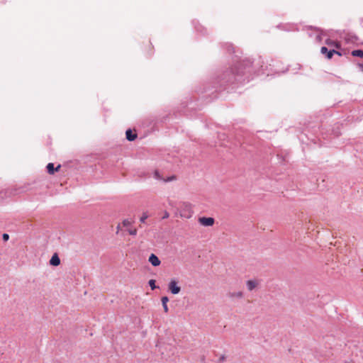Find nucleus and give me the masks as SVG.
Returning <instances> with one entry per match:
<instances>
[{
	"mask_svg": "<svg viewBox=\"0 0 363 363\" xmlns=\"http://www.w3.org/2000/svg\"><path fill=\"white\" fill-rule=\"evenodd\" d=\"M133 223H134L133 220H130V219H128L127 218V219H124L122 221L121 225L123 227L127 228V231L129 233V235L135 236V235H137L138 230H137L136 228L131 227V225Z\"/></svg>",
	"mask_w": 363,
	"mask_h": 363,
	"instance_id": "nucleus-1",
	"label": "nucleus"
},
{
	"mask_svg": "<svg viewBox=\"0 0 363 363\" xmlns=\"http://www.w3.org/2000/svg\"><path fill=\"white\" fill-rule=\"evenodd\" d=\"M168 289L172 294H178L181 291V287L179 286V281L176 279H171L168 284Z\"/></svg>",
	"mask_w": 363,
	"mask_h": 363,
	"instance_id": "nucleus-2",
	"label": "nucleus"
},
{
	"mask_svg": "<svg viewBox=\"0 0 363 363\" xmlns=\"http://www.w3.org/2000/svg\"><path fill=\"white\" fill-rule=\"evenodd\" d=\"M199 223L203 226H212L215 223V220L211 217H201L199 218Z\"/></svg>",
	"mask_w": 363,
	"mask_h": 363,
	"instance_id": "nucleus-3",
	"label": "nucleus"
},
{
	"mask_svg": "<svg viewBox=\"0 0 363 363\" xmlns=\"http://www.w3.org/2000/svg\"><path fill=\"white\" fill-rule=\"evenodd\" d=\"M184 206L185 209H184L181 212L180 216L182 217H184V218H189L191 217L192 212L191 211V206H190V205L185 203Z\"/></svg>",
	"mask_w": 363,
	"mask_h": 363,
	"instance_id": "nucleus-4",
	"label": "nucleus"
},
{
	"mask_svg": "<svg viewBox=\"0 0 363 363\" xmlns=\"http://www.w3.org/2000/svg\"><path fill=\"white\" fill-rule=\"evenodd\" d=\"M246 285L247 287V289L251 291L254 290L258 285H259V281L257 279H250L247 281Z\"/></svg>",
	"mask_w": 363,
	"mask_h": 363,
	"instance_id": "nucleus-5",
	"label": "nucleus"
},
{
	"mask_svg": "<svg viewBox=\"0 0 363 363\" xmlns=\"http://www.w3.org/2000/svg\"><path fill=\"white\" fill-rule=\"evenodd\" d=\"M148 260L152 264V265L154 266V267H157L161 263V262L159 259V258L155 255H154V254H152L149 257V259Z\"/></svg>",
	"mask_w": 363,
	"mask_h": 363,
	"instance_id": "nucleus-6",
	"label": "nucleus"
},
{
	"mask_svg": "<svg viewBox=\"0 0 363 363\" xmlns=\"http://www.w3.org/2000/svg\"><path fill=\"white\" fill-rule=\"evenodd\" d=\"M61 167V165L59 164L55 169L54 168V164L52 163H48L47 165L48 172L50 174H53L55 172L58 171Z\"/></svg>",
	"mask_w": 363,
	"mask_h": 363,
	"instance_id": "nucleus-7",
	"label": "nucleus"
},
{
	"mask_svg": "<svg viewBox=\"0 0 363 363\" xmlns=\"http://www.w3.org/2000/svg\"><path fill=\"white\" fill-rule=\"evenodd\" d=\"M50 264L52 266H58L60 264V259L57 254H54L50 260Z\"/></svg>",
	"mask_w": 363,
	"mask_h": 363,
	"instance_id": "nucleus-8",
	"label": "nucleus"
},
{
	"mask_svg": "<svg viewBox=\"0 0 363 363\" xmlns=\"http://www.w3.org/2000/svg\"><path fill=\"white\" fill-rule=\"evenodd\" d=\"M126 138L129 141H133L137 138V134L133 133L131 130H128L125 132Z\"/></svg>",
	"mask_w": 363,
	"mask_h": 363,
	"instance_id": "nucleus-9",
	"label": "nucleus"
},
{
	"mask_svg": "<svg viewBox=\"0 0 363 363\" xmlns=\"http://www.w3.org/2000/svg\"><path fill=\"white\" fill-rule=\"evenodd\" d=\"M161 301H162V303L164 311L165 313H167L169 311V308H168V306H167V302L169 301L168 297L167 296H163L161 298Z\"/></svg>",
	"mask_w": 363,
	"mask_h": 363,
	"instance_id": "nucleus-10",
	"label": "nucleus"
},
{
	"mask_svg": "<svg viewBox=\"0 0 363 363\" xmlns=\"http://www.w3.org/2000/svg\"><path fill=\"white\" fill-rule=\"evenodd\" d=\"M352 55L354 57H363V50H354L352 51Z\"/></svg>",
	"mask_w": 363,
	"mask_h": 363,
	"instance_id": "nucleus-11",
	"label": "nucleus"
},
{
	"mask_svg": "<svg viewBox=\"0 0 363 363\" xmlns=\"http://www.w3.org/2000/svg\"><path fill=\"white\" fill-rule=\"evenodd\" d=\"M333 54H337V55L341 56L340 52H339L338 51H335V50H328V53L326 54L327 58L331 59Z\"/></svg>",
	"mask_w": 363,
	"mask_h": 363,
	"instance_id": "nucleus-12",
	"label": "nucleus"
},
{
	"mask_svg": "<svg viewBox=\"0 0 363 363\" xmlns=\"http://www.w3.org/2000/svg\"><path fill=\"white\" fill-rule=\"evenodd\" d=\"M229 296L230 298H242L243 296V294L242 291H238V292H234V293H230L229 294Z\"/></svg>",
	"mask_w": 363,
	"mask_h": 363,
	"instance_id": "nucleus-13",
	"label": "nucleus"
},
{
	"mask_svg": "<svg viewBox=\"0 0 363 363\" xmlns=\"http://www.w3.org/2000/svg\"><path fill=\"white\" fill-rule=\"evenodd\" d=\"M154 177L158 180H162V181L163 180V177L160 175L158 170H155L154 172Z\"/></svg>",
	"mask_w": 363,
	"mask_h": 363,
	"instance_id": "nucleus-14",
	"label": "nucleus"
},
{
	"mask_svg": "<svg viewBox=\"0 0 363 363\" xmlns=\"http://www.w3.org/2000/svg\"><path fill=\"white\" fill-rule=\"evenodd\" d=\"M150 288L152 290H154L157 288L156 285H155V279H150L148 282Z\"/></svg>",
	"mask_w": 363,
	"mask_h": 363,
	"instance_id": "nucleus-15",
	"label": "nucleus"
},
{
	"mask_svg": "<svg viewBox=\"0 0 363 363\" xmlns=\"http://www.w3.org/2000/svg\"><path fill=\"white\" fill-rule=\"evenodd\" d=\"M148 218V214L147 213H143L142 216L140 218L141 223H145V220Z\"/></svg>",
	"mask_w": 363,
	"mask_h": 363,
	"instance_id": "nucleus-16",
	"label": "nucleus"
},
{
	"mask_svg": "<svg viewBox=\"0 0 363 363\" xmlns=\"http://www.w3.org/2000/svg\"><path fill=\"white\" fill-rule=\"evenodd\" d=\"M176 179V177L175 176H171L169 177H167V179H164L163 178V182H172V181H174Z\"/></svg>",
	"mask_w": 363,
	"mask_h": 363,
	"instance_id": "nucleus-17",
	"label": "nucleus"
},
{
	"mask_svg": "<svg viewBox=\"0 0 363 363\" xmlns=\"http://www.w3.org/2000/svg\"><path fill=\"white\" fill-rule=\"evenodd\" d=\"M326 43L328 45H335V47L338 48V45L337 43H335V42H333V41H330V40H327L326 41Z\"/></svg>",
	"mask_w": 363,
	"mask_h": 363,
	"instance_id": "nucleus-18",
	"label": "nucleus"
},
{
	"mask_svg": "<svg viewBox=\"0 0 363 363\" xmlns=\"http://www.w3.org/2000/svg\"><path fill=\"white\" fill-rule=\"evenodd\" d=\"M320 52H321L322 54L326 55L328 53V50L325 47H322L321 50H320Z\"/></svg>",
	"mask_w": 363,
	"mask_h": 363,
	"instance_id": "nucleus-19",
	"label": "nucleus"
},
{
	"mask_svg": "<svg viewBox=\"0 0 363 363\" xmlns=\"http://www.w3.org/2000/svg\"><path fill=\"white\" fill-rule=\"evenodd\" d=\"M4 241H7L9 239V235L7 233H4L2 235Z\"/></svg>",
	"mask_w": 363,
	"mask_h": 363,
	"instance_id": "nucleus-20",
	"label": "nucleus"
},
{
	"mask_svg": "<svg viewBox=\"0 0 363 363\" xmlns=\"http://www.w3.org/2000/svg\"><path fill=\"white\" fill-rule=\"evenodd\" d=\"M169 217V213L167 211H165L164 212V214H163V216H162V219H166V218H168Z\"/></svg>",
	"mask_w": 363,
	"mask_h": 363,
	"instance_id": "nucleus-21",
	"label": "nucleus"
},
{
	"mask_svg": "<svg viewBox=\"0 0 363 363\" xmlns=\"http://www.w3.org/2000/svg\"><path fill=\"white\" fill-rule=\"evenodd\" d=\"M121 224H118L117 226H116V230H117V233H118V231L121 230Z\"/></svg>",
	"mask_w": 363,
	"mask_h": 363,
	"instance_id": "nucleus-22",
	"label": "nucleus"
},
{
	"mask_svg": "<svg viewBox=\"0 0 363 363\" xmlns=\"http://www.w3.org/2000/svg\"><path fill=\"white\" fill-rule=\"evenodd\" d=\"M359 67H361L362 71L363 72V65H359Z\"/></svg>",
	"mask_w": 363,
	"mask_h": 363,
	"instance_id": "nucleus-23",
	"label": "nucleus"
}]
</instances>
